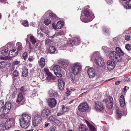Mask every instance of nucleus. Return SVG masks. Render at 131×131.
I'll return each mask as SVG.
<instances>
[{
    "mask_svg": "<svg viewBox=\"0 0 131 131\" xmlns=\"http://www.w3.org/2000/svg\"><path fill=\"white\" fill-rule=\"evenodd\" d=\"M88 73L89 77L90 78L95 76V73L94 69L92 68H89L88 70Z\"/></svg>",
    "mask_w": 131,
    "mask_h": 131,
    "instance_id": "obj_19",
    "label": "nucleus"
},
{
    "mask_svg": "<svg viewBox=\"0 0 131 131\" xmlns=\"http://www.w3.org/2000/svg\"><path fill=\"white\" fill-rule=\"evenodd\" d=\"M6 121L12 127L14 125L15 120L13 118H9Z\"/></svg>",
    "mask_w": 131,
    "mask_h": 131,
    "instance_id": "obj_27",
    "label": "nucleus"
},
{
    "mask_svg": "<svg viewBox=\"0 0 131 131\" xmlns=\"http://www.w3.org/2000/svg\"><path fill=\"white\" fill-rule=\"evenodd\" d=\"M125 38L126 40L129 41L131 40V33L130 32L125 35Z\"/></svg>",
    "mask_w": 131,
    "mask_h": 131,
    "instance_id": "obj_35",
    "label": "nucleus"
},
{
    "mask_svg": "<svg viewBox=\"0 0 131 131\" xmlns=\"http://www.w3.org/2000/svg\"><path fill=\"white\" fill-rule=\"evenodd\" d=\"M104 101L107 104L106 108L107 109H111L113 106L114 104L113 100V97L111 96H109L108 98V100L104 99Z\"/></svg>",
    "mask_w": 131,
    "mask_h": 131,
    "instance_id": "obj_8",
    "label": "nucleus"
},
{
    "mask_svg": "<svg viewBox=\"0 0 131 131\" xmlns=\"http://www.w3.org/2000/svg\"><path fill=\"white\" fill-rule=\"evenodd\" d=\"M51 111L47 108H44L41 112V115L38 114H36L35 115L34 118L32 121L33 126L35 127L38 126L41 124L42 118L46 119L50 115Z\"/></svg>",
    "mask_w": 131,
    "mask_h": 131,
    "instance_id": "obj_1",
    "label": "nucleus"
},
{
    "mask_svg": "<svg viewBox=\"0 0 131 131\" xmlns=\"http://www.w3.org/2000/svg\"><path fill=\"white\" fill-rule=\"evenodd\" d=\"M64 34V33L63 31H59L57 33V34L58 35H62Z\"/></svg>",
    "mask_w": 131,
    "mask_h": 131,
    "instance_id": "obj_57",
    "label": "nucleus"
},
{
    "mask_svg": "<svg viewBox=\"0 0 131 131\" xmlns=\"http://www.w3.org/2000/svg\"><path fill=\"white\" fill-rule=\"evenodd\" d=\"M12 127L9 125L8 123L7 122H6L5 124V127L6 129H8Z\"/></svg>",
    "mask_w": 131,
    "mask_h": 131,
    "instance_id": "obj_41",
    "label": "nucleus"
},
{
    "mask_svg": "<svg viewBox=\"0 0 131 131\" xmlns=\"http://www.w3.org/2000/svg\"><path fill=\"white\" fill-rule=\"evenodd\" d=\"M94 106L95 110L98 112L101 111L104 108L102 103L100 101L95 102Z\"/></svg>",
    "mask_w": 131,
    "mask_h": 131,
    "instance_id": "obj_9",
    "label": "nucleus"
},
{
    "mask_svg": "<svg viewBox=\"0 0 131 131\" xmlns=\"http://www.w3.org/2000/svg\"><path fill=\"white\" fill-rule=\"evenodd\" d=\"M106 1L108 4H110L112 3L113 0H105Z\"/></svg>",
    "mask_w": 131,
    "mask_h": 131,
    "instance_id": "obj_56",
    "label": "nucleus"
},
{
    "mask_svg": "<svg viewBox=\"0 0 131 131\" xmlns=\"http://www.w3.org/2000/svg\"><path fill=\"white\" fill-rule=\"evenodd\" d=\"M28 75V69L26 67H25L23 69L21 76L25 77H27Z\"/></svg>",
    "mask_w": 131,
    "mask_h": 131,
    "instance_id": "obj_28",
    "label": "nucleus"
},
{
    "mask_svg": "<svg viewBox=\"0 0 131 131\" xmlns=\"http://www.w3.org/2000/svg\"><path fill=\"white\" fill-rule=\"evenodd\" d=\"M116 112L117 116L119 118H121L122 115V111L116 108Z\"/></svg>",
    "mask_w": 131,
    "mask_h": 131,
    "instance_id": "obj_34",
    "label": "nucleus"
},
{
    "mask_svg": "<svg viewBox=\"0 0 131 131\" xmlns=\"http://www.w3.org/2000/svg\"><path fill=\"white\" fill-rule=\"evenodd\" d=\"M49 17L51 19H57V16L56 14L52 12L49 14Z\"/></svg>",
    "mask_w": 131,
    "mask_h": 131,
    "instance_id": "obj_39",
    "label": "nucleus"
},
{
    "mask_svg": "<svg viewBox=\"0 0 131 131\" xmlns=\"http://www.w3.org/2000/svg\"><path fill=\"white\" fill-rule=\"evenodd\" d=\"M4 106V101L2 100L0 101V112L3 110Z\"/></svg>",
    "mask_w": 131,
    "mask_h": 131,
    "instance_id": "obj_38",
    "label": "nucleus"
},
{
    "mask_svg": "<svg viewBox=\"0 0 131 131\" xmlns=\"http://www.w3.org/2000/svg\"><path fill=\"white\" fill-rule=\"evenodd\" d=\"M39 29L42 31H43L45 29V27L42 26H40Z\"/></svg>",
    "mask_w": 131,
    "mask_h": 131,
    "instance_id": "obj_58",
    "label": "nucleus"
},
{
    "mask_svg": "<svg viewBox=\"0 0 131 131\" xmlns=\"http://www.w3.org/2000/svg\"><path fill=\"white\" fill-rule=\"evenodd\" d=\"M129 89V87L127 86H125L124 88L123 89V91L124 93H126V92L127 90Z\"/></svg>",
    "mask_w": 131,
    "mask_h": 131,
    "instance_id": "obj_54",
    "label": "nucleus"
},
{
    "mask_svg": "<svg viewBox=\"0 0 131 131\" xmlns=\"http://www.w3.org/2000/svg\"><path fill=\"white\" fill-rule=\"evenodd\" d=\"M20 63L19 61H15L13 62V64L14 65H17Z\"/></svg>",
    "mask_w": 131,
    "mask_h": 131,
    "instance_id": "obj_59",
    "label": "nucleus"
},
{
    "mask_svg": "<svg viewBox=\"0 0 131 131\" xmlns=\"http://www.w3.org/2000/svg\"><path fill=\"white\" fill-rule=\"evenodd\" d=\"M91 60L94 61L96 64L100 67H102L105 65L104 60L103 58L100 56L99 52H95L93 54L91 57Z\"/></svg>",
    "mask_w": 131,
    "mask_h": 131,
    "instance_id": "obj_4",
    "label": "nucleus"
},
{
    "mask_svg": "<svg viewBox=\"0 0 131 131\" xmlns=\"http://www.w3.org/2000/svg\"><path fill=\"white\" fill-rule=\"evenodd\" d=\"M27 56V53L26 52H24L23 54V57L24 59L25 60L26 59Z\"/></svg>",
    "mask_w": 131,
    "mask_h": 131,
    "instance_id": "obj_49",
    "label": "nucleus"
},
{
    "mask_svg": "<svg viewBox=\"0 0 131 131\" xmlns=\"http://www.w3.org/2000/svg\"><path fill=\"white\" fill-rule=\"evenodd\" d=\"M37 91L36 89H34L32 93L30 94L31 96L32 97H33L36 96Z\"/></svg>",
    "mask_w": 131,
    "mask_h": 131,
    "instance_id": "obj_43",
    "label": "nucleus"
},
{
    "mask_svg": "<svg viewBox=\"0 0 131 131\" xmlns=\"http://www.w3.org/2000/svg\"><path fill=\"white\" fill-rule=\"evenodd\" d=\"M56 49L53 46H50L48 49V52L50 54H53L56 53Z\"/></svg>",
    "mask_w": 131,
    "mask_h": 131,
    "instance_id": "obj_24",
    "label": "nucleus"
},
{
    "mask_svg": "<svg viewBox=\"0 0 131 131\" xmlns=\"http://www.w3.org/2000/svg\"><path fill=\"white\" fill-rule=\"evenodd\" d=\"M16 93V92L15 91H14L13 93H12V96L13 97H15Z\"/></svg>",
    "mask_w": 131,
    "mask_h": 131,
    "instance_id": "obj_63",
    "label": "nucleus"
},
{
    "mask_svg": "<svg viewBox=\"0 0 131 131\" xmlns=\"http://www.w3.org/2000/svg\"><path fill=\"white\" fill-rule=\"evenodd\" d=\"M31 117L27 114H23L20 117L19 123L20 126L24 128H27L30 125Z\"/></svg>",
    "mask_w": 131,
    "mask_h": 131,
    "instance_id": "obj_3",
    "label": "nucleus"
},
{
    "mask_svg": "<svg viewBox=\"0 0 131 131\" xmlns=\"http://www.w3.org/2000/svg\"><path fill=\"white\" fill-rule=\"evenodd\" d=\"M19 72L17 70L14 71L13 73V75L15 77H17L19 75Z\"/></svg>",
    "mask_w": 131,
    "mask_h": 131,
    "instance_id": "obj_44",
    "label": "nucleus"
},
{
    "mask_svg": "<svg viewBox=\"0 0 131 131\" xmlns=\"http://www.w3.org/2000/svg\"><path fill=\"white\" fill-rule=\"evenodd\" d=\"M89 109V106L86 102L81 103L78 106V109L81 112L86 111Z\"/></svg>",
    "mask_w": 131,
    "mask_h": 131,
    "instance_id": "obj_10",
    "label": "nucleus"
},
{
    "mask_svg": "<svg viewBox=\"0 0 131 131\" xmlns=\"http://www.w3.org/2000/svg\"><path fill=\"white\" fill-rule=\"evenodd\" d=\"M1 53L3 56L6 55L8 53V50L7 48L5 47L1 49Z\"/></svg>",
    "mask_w": 131,
    "mask_h": 131,
    "instance_id": "obj_30",
    "label": "nucleus"
},
{
    "mask_svg": "<svg viewBox=\"0 0 131 131\" xmlns=\"http://www.w3.org/2000/svg\"><path fill=\"white\" fill-rule=\"evenodd\" d=\"M79 129V131H89L86 128L85 126L82 124L80 125Z\"/></svg>",
    "mask_w": 131,
    "mask_h": 131,
    "instance_id": "obj_31",
    "label": "nucleus"
},
{
    "mask_svg": "<svg viewBox=\"0 0 131 131\" xmlns=\"http://www.w3.org/2000/svg\"><path fill=\"white\" fill-rule=\"evenodd\" d=\"M6 65L7 63L6 62L2 61L0 62V69H3L5 68Z\"/></svg>",
    "mask_w": 131,
    "mask_h": 131,
    "instance_id": "obj_33",
    "label": "nucleus"
},
{
    "mask_svg": "<svg viewBox=\"0 0 131 131\" xmlns=\"http://www.w3.org/2000/svg\"><path fill=\"white\" fill-rule=\"evenodd\" d=\"M52 70L57 77H60L62 76L63 72L61 67L58 65H56L53 68Z\"/></svg>",
    "mask_w": 131,
    "mask_h": 131,
    "instance_id": "obj_6",
    "label": "nucleus"
},
{
    "mask_svg": "<svg viewBox=\"0 0 131 131\" xmlns=\"http://www.w3.org/2000/svg\"><path fill=\"white\" fill-rule=\"evenodd\" d=\"M52 42L51 40L49 39L45 40V43L46 45L50 44Z\"/></svg>",
    "mask_w": 131,
    "mask_h": 131,
    "instance_id": "obj_45",
    "label": "nucleus"
},
{
    "mask_svg": "<svg viewBox=\"0 0 131 131\" xmlns=\"http://www.w3.org/2000/svg\"><path fill=\"white\" fill-rule=\"evenodd\" d=\"M80 43V39L77 37H74L70 41V43L72 46H73L74 45H79Z\"/></svg>",
    "mask_w": 131,
    "mask_h": 131,
    "instance_id": "obj_16",
    "label": "nucleus"
},
{
    "mask_svg": "<svg viewBox=\"0 0 131 131\" xmlns=\"http://www.w3.org/2000/svg\"><path fill=\"white\" fill-rule=\"evenodd\" d=\"M68 108L65 107L64 105H63L62 107V109L61 111L63 112L62 114H63L64 112L68 111Z\"/></svg>",
    "mask_w": 131,
    "mask_h": 131,
    "instance_id": "obj_42",
    "label": "nucleus"
},
{
    "mask_svg": "<svg viewBox=\"0 0 131 131\" xmlns=\"http://www.w3.org/2000/svg\"><path fill=\"white\" fill-rule=\"evenodd\" d=\"M39 30H38L37 35L38 36L40 37H42L43 36V34L41 33V32H39Z\"/></svg>",
    "mask_w": 131,
    "mask_h": 131,
    "instance_id": "obj_51",
    "label": "nucleus"
},
{
    "mask_svg": "<svg viewBox=\"0 0 131 131\" xmlns=\"http://www.w3.org/2000/svg\"><path fill=\"white\" fill-rule=\"evenodd\" d=\"M18 53V51H17L15 49H14L12 50L9 51L8 54V56L9 57V58L10 59V58L16 56Z\"/></svg>",
    "mask_w": 131,
    "mask_h": 131,
    "instance_id": "obj_18",
    "label": "nucleus"
},
{
    "mask_svg": "<svg viewBox=\"0 0 131 131\" xmlns=\"http://www.w3.org/2000/svg\"><path fill=\"white\" fill-rule=\"evenodd\" d=\"M11 104L9 102H7L4 104V106L2 110V112L5 113H8L11 108Z\"/></svg>",
    "mask_w": 131,
    "mask_h": 131,
    "instance_id": "obj_12",
    "label": "nucleus"
},
{
    "mask_svg": "<svg viewBox=\"0 0 131 131\" xmlns=\"http://www.w3.org/2000/svg\"><path fill=\"white\" fill-rule=\"evenodd\" d=\"M22 24L25 27H28V22L26 20H25L22 23Z\"/></svg>",
    "mask_w": 131,
    "mask_h": 131,
    "instance_id": "obj_48",
    "label": "nucleus"
},
{
    "mask_svg": "<svg viewBox=\"0 0 131 131\" xmlns=\"http://www.w3.org/2000/svg\"><path fill=\"white\" fill-rule=\"evenodd\" d=\"M115 50L117 52L113 51H110L108 54L109 57L116 62H120L122 59L121 56H124L125 53L120 48L118 47L116 48Z\"/></svg>",
    "mask_w": 131,
    "mask_h": 131,
    "instance_id": "obj_2",
    "label": "nucleus"
},
{
    "mask_svg": "<svg viewBox=\"0 0 131 131\" xmlns=\"http://www.w3.org/2000/svg\"><path fill=\"white\" fill-rule=\"evenodd\" d=\"M86 122L91 131H96L94 127L92 125H91L88 121H86Z\"/></svg>",
    "mask_w": 131,
    "mask_h": 131,
    "instance_id": "obj_29",
    "label": "nucleus"
},
{
    "mask_svg": "<svg viewBox=\"0 0 131 131\" xmlns=\"http://www.w3.org/2000/svg\"><path fill=\"white\" fill-rule=\"evenodd\" d=\"M103 32L105 34H106L107 33H108V30L106 28H105L103 30Z\"/></svg>",
    "mask_w": 131,
    "mask_h": 131,
    "instance_id": "obj_52",
    "label": "nucleus"
},
{
    "mask_svg": "<svg viewBox=\"0 0 131 131\" xmlns=\"http://www.w3.org/2000/svg\"><path fill=\"white\" fill-rule=\"evenodd\" d=\"M3 112V114L0 115V118L2 119H6L8 118V115H7L8 113H5Z\"/></svg>",
    "mask_w": 131,
    "mask_h": 131,
    "instance_id": "obj_36",
    "label": "nucleus"
},
{
    "mask_svg": "<svg viewBox=\"0 0 131 131\" xmlns=\"http://www.w3.org/2000/svg\"><path fill=\"white\" fill-rule=\"evenodd\" d=\"M23 100L24 97L22 93L21 92L19 93L17 95L16 102L20 105H22L23 103Z\"/></svg>",
    "mask_w": 131,
    "mask_h": 131,
    "instance_id": "obj_15",
    "label": "nucleus"
},
{
    "mask_svg": "<svg viewBox=\"0 0 131 131\" xmlns=\"http://www.w3.org/2000/svg\"><path fill=\"white\" fill-rule=\"evenodd\" d=\"M126 9H129L131 8V0H130L125 2L123 6Z\"/></svg>",
    "mask_w": 131,
    "mask_h": 131,
    "instance_id": "obj_25",
    "label": "nucleus"
},
{
    "mask_svg": "<svg viewBox=\"0 0 131 131\" xmlns=\"http://www.w3.org/2000/svg\"><path fill=\"white\" fill-rule=\"evenodd\" d=\"M44 70L46 74L48 76L47 77V79L48 80L54 79V78L52 74L47 69H44Z\"/></svg>",
    "mask_w": 131,
    "mask_h": 131,
    "instance_id": "obj_20",
    "label": "nucleus"
},
{
    "mask_svg": "<svg viewBox=\"0 0 131 131\" xmlns=\"http://www.w3.org/2000/svg\"><path fill=\"white\" fill-rule=\"evenodd\" d=\"M53 117L52 116H50L49 117L48 120L50 121H53Z\"/></svg>",
    "mask_w": 131,
    "mask_h": 131,
    "instance_id": "obj_62",
    "label": "nucleus"
},
{
    "mask_svg": "<svg viewBox=\"0 0 131 131\" xmlns=\"http://www.w3.org/2000/svg\"><path fill=\"white\" fill-rule=\"evenodd\" d=\"M50 13H50V12L49 11H48L45 13L43 16L45 17H47L49 14V15Z\"/></svg>",
    "mask_w": 131,
    "mask_h": 131,
    "instance_id": "obj_55",
    "label": "nucleus"
},
{
    "mask_svg": "<svg viewBox=\"0 0 131 131\" xmlns=\"http://www.w3.org/2000/svg\"><path fill=\"white\" fill-rule=\"evenodd\" d=\"M115 64H112V66H108L107 67V68L108 69L110 70H112L115 67Z\"/></svg>",
    "mask_w": 131,
    "mask_h": 131,
    "instance_id": "obj_46",
    "label": "nucleus"
},
{
    "mask_svg": "<svg viewBox=\"0 0 131 131\" xmlns=\"http://www.w3.org/2000/svg\"><path fill=\"white\" fill-rule=\"evenodd\" d=\"M40 78L41 79L42 81H44L46 79V78L43 75H42L40 76Z\"/></svg>",
    "mask_w": 131,
    "mask_h": 131,
    "instance_id": "obj_53",
    "label": "nucleus"
},
{
    "mask_svg": "<svg viewBox=\"0 0 131 131\" xmlns=\"http://www.w3.org/2000/svg\"><path fill=\"white\" fill-rule=\"evenodd\" d=\"M107 66H112V64H115V63L114 62H113L111 61H108L107 62Z\"/></svg>",
    "mask_w": 131,
    "mask_h": 131,
    "instance_id": "obj_47",
    "label": "nucleus"
},
{
    "mask_svg": "<svg viewBox=\"0 0 131 131\" xmlns=\"http://www.w3.org/2000/svg\"><path fill=\"white\" fill-rule=\"evenodd\" d=\"M35 47V49H36V48H37V46H38L39 45V43H36V44H35L34 45Z\"/></svg>",
    "mask_w": 131,
    "mask_h": 131,
    "instance_id": "obj_64",
    "label": "nucleus"
},
{
    "mask_svg": "<svg viewBox=\"0 0 131 131\" xmlns=\"http://www.w3.org/2000/svg\"><path fill=\"white\" fill-rule=\"evenodd\" d=\"M59 88L61 90H63L64 88L66 80L63 78H60L58 80Z\"/></svg>",
    "mask_w": 131,
    "mask_h": 131,
    "instance_id": "obj_13",
    "label": "nucleus"
},
{
    "mask_svg": "<svg viewBox=\"0 0 131 131\" xmlns=\"http://www.w3.org/2000/svg\"><path fill=\"white\" fill-rule=\"evenodd\" d=\"M85 18L82 16L81 14L80 19L81 21L84 23H87L92 21L94 17V14L92 13H91L88 10H85L84 12Z\"/></svg>",
    "mask_w": 131,
    "mask_h": 131,
    "instance_id": "obj_5",
    "label": "nucleus"
},
{
    "mask_svg": "<svg viewBox=\"0 0 131 131\" xmlns=\"http://www.w3.org/2000/svg\"><path fill=\"white\" fill-rule=\"evenodd\" d=\"M58 62L61 66L66 67L68 65L69 61L67 60L59 59L58 60Z\"/></svg>",
    "mask_w": 131,
    "mask_h": 131,
    "instance_id": "obj_17",
    "label": "nucleus"
},
{
    "mask_svg": "<svg viewBox=\"0 0 131 131\" xmlns=\"http://www.w3.org/2000/svg\"><path fill=\"white\" fill-rule=\"evenodd\" d=\"M81 69V66L77 63L74 64L71 68L72 72L74 75H77L80 72Z\"/></svg>",
    "mask_w": 131,
    "mask_h": 131,
    "instance_id": "obj_7",
    "label": "nucleus"
},
{
    "mask_svg": "<svg viewBox=\"0 0 131 131\" xmlns=\"http://www.w3.org/2000/svg\"><path fill=\"white\" fill-rule=\"evenodd\" d=\"M48 104L49 107L51 108L55 107L57 104L56 100L54 98H50L47 100Z\"/></svg>",
    "mask_w": 131,
    "mask_h": 131,
    "instance_id": "obj_11",
    "label": "nucleus"
},
{
    "mask_svg": "<svg viewBox=\"0 0 131 131\" xmlns=\"http://www.w3.org/2000/svg\"><path fill=\"white\" fill-rule=\"evenodd\" d=\"M38 63L40 67L41 68L44 67L45 64V58L43 57H41L38 61Z\"/></svg>",
    "mask_w": 131,
    "mask_h": 131,
    "instance_id": "obj_21",
    "label": "nucleus"
},
{
    "mask_svg": "<svg viewBox=\"0 0 131 131\" xmlns=\"http://www.w3.org/2000/svg\"><path fill=\"white\" fill-rule=\"evenodd\" d=\"M48 93L50 97H56L58 95L57 92L52 89L50 90L48 92Z\"/></svg>",
    "mask_w": 131,
    "mask_h": 131,
    "instance_id": "obj_22",
    "label": "nucleus"
},
{
    "mask_svg": "<svg viewBox=\"0 0 131 131\" xmlns=\"http://www.w3.org/2000/svg\"><path fill=\"white\" fill-rule=\"evenodd\" d=\"M44 22L46 25H47L50 24L51 21L49 19L45 18L44 19Z\"/></svg>",
    "mask_w": 131,
    "mask_h": 131,
    "instance_id": "obj_40",
    "label": "nucleus"
},
{
    "mask_svg": "<svg viewBox=\"0 0 131 131\" xmlns=\"http://www.w3.org/2000/svg\"><path fill=\"white\" fill-rule=\"evenodd\" d=\"M30 39L33 45H34L35 43L37 42L36 39L32 35H31L30 37Z\"/></svg>",
    "mask_w": 131,
    "mask_h": 131,
    "instance_id": "obj_37",
    "label": "nucleus"
},
{
    "mask_svg": "<svg viewBox=\"0 0 131 131\" xmlns=\"http://www.w3.org/2000/svg\"><path fill=\"white\" fill-rule=\"evenodd\" d=\"M37 78V77H35L34 79H31V84L33 86H35L38 84V80Z\"/></svg>",
    "mask_w": 131,
    "mask_h": 131,
    "instance_id": "obj_26",
    "label": "nucleus"
},
{
    "mask_svg": "<svg viewBox=\"0 0 131 131\" xmlns=\"http://www.w3.org/2000/svg\"><path fill=\"white\" fill-rule=\"evenodd\" d=\"M16 49L17 51H18L19 52L22 50V46L21 43L20 42H18L17 43L16 45Z\"/></svg>",
    "mask_w": 131,
    "mask_h": 131,
    "instance_id": "obj_32",
    "label": "nucleus"
},
{
    "mask_svg": "<svg viewBox=\"0 0 131 131\" xmlns=\"http://www.w3.org/2000/svg\"><path fill=\"white\" fill-rule=\"evenodd\" d=\"M63 25L64 22L62 21H58L56 25H55L54 23L52 24V27L56 30L61 29L63 27Z\"/></svg>",
    "mask_w": 131,
    "mask_h": 131,
    "instance_id": "obj_14",
    "label": "nucleus"
},
{
    "mask_svg": "<svg viewBox=\"0 0 131 131\" xmlns=\"http://www.w3.org/2000/svg\"><path fill=\"white\" fill-rule=\"evenodd\" d=\"M0 59L2 60H7L8 59V58L5 57H0Z\"/></svg>",
    "mask_w": 131,
    "mask_h": 131,
    "instance_id": "obj_60",
    "label": "nucleus"
},
{
    "mask_svg": "<svg viewBox=\"0 0 131 131\" xmlns=\"http://www.w3.org/2000/svg\"><path fill=\"white\" fill-rule=\"evenodd\" d=\"M71 91L69 90H68L67 92H66V95L67 96H69L70 95Z\"/></svg>",
    "mask_w": 131,
    "mask_h": 131,
    "instance_id": "obj_61",
    "label": "nucleus"
},
{
    "mask_svg": "<svg viewBox=\"0 0 131 131\" xmlns=\"http://www.w3.org/2000/svg\"><path fill=\"white\" fill-rule=\"evenodd\" d=\"M119 102L120 105L121 107L124 106L125 104V99L123 95H121L119 98Z\"/></svg>",
    "mask_w": 131,
    "mask_h": 131,
    "instance_id": "obj_23",
    "label": "nucleus"
},
{
    "mask_svg": "<svg viewBox=\"0 0 131 131\" xmlns=\"http://www.w3.org/2000/svg\"><path fill=\"white\" fill-rule=\"evenodd\" d=\"M125 48L128 51L130 50L131 49L130 46L129 44H127L126 45Z\"/></svg>",
    "mask_w": 131,
    "mask_h": 131,
    "instance_id": "obj_50",
    "label": "nucleus"
}]
</instances>
